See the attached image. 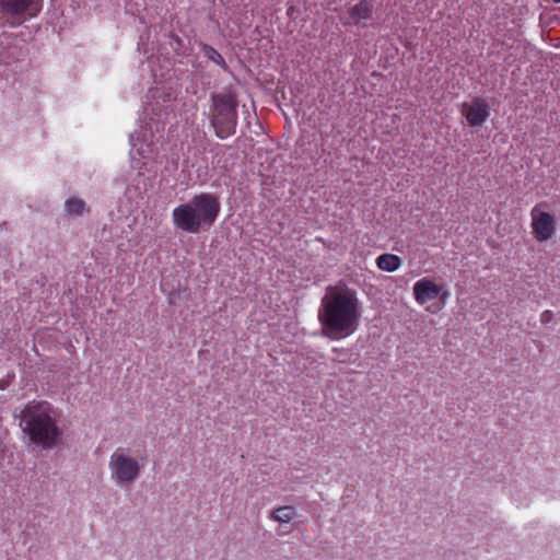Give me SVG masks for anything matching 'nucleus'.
Returning a JSON list of instances; mask_svg holds the SVG:
<instances>
[{
  "instance_id": "obj_11",
  "label": "nucleus",
  "mask_w": 560,
  "mask_h": 560,
  "mask_svg": "<svg viewBox=\"0 0 560 560\" xmlns=\"http://www.w3.org/2000/svg\"><path fill=\"white\" fill-rule=\"evenodd\" d=\"M296 515V511L293 506L284 505L281 508L276 509L272 512V520L280 522V523H289L291 522Z\"/></svg>"
},
{
  "instance_id": "obj_19",
  "label": "nucleus",
  "mask_w": 560,
  "mask_h": 560,
  "mask_svg": "<svg viewBox=\"0 0 560 560\" xmlns=\"http://www.w3.org/2000/svg\"><path fill=\"white\" fill-rule=\"evenodd\" d=\"M556 3H560V0H553Z\"/></svg>"
},
{
  "instance_id": "obj_10",
  "label": "nucleus",
  "mask_w": 560,
  "mask_h": 560,
  "mask_svg": "<svg viewBox=\"0 0 560 560\" xmlns=\"http://www.w3.org/2000/svg\"><path fill=\"white\" fill-rule=\"evenodd\" d=\"M371 14V8L366 0L360 1L350 10V18L359 23L361 20H366Z\"/></svg>"
},
{
  "instance_id": "obj_4",
  "label": "nucleus",
  "mask_w": 560,
  "mask_h": 560,
  "mask_svg": "<svg viewBox=\"0 0 560 560\" xmlns=\"http://www.w3.org/2000/svg\"><path fill=\"white\" fill-rule=\"evenodd\" d=\"M211 100V125L218 138L226 139L236 131L237 98L228 92L212 94Z\"/></svg>"
},
{
  "instance_id": "obj_6",
  "label": "nucleus",
  "mask_w": 560,
  "mask_h": 560,
  "mask_svg": "<svg viewBox=\"0 0 560 560\" xmlns=\"http://www.w3.org/2000/svg\"><path fill=\"white\" fill-rule=\"evenodd\" d=\"M42 10V0H0V18L16 27L35 18Z\"/></svg>"
},
{
  "instance_id": "obj_8",
  "label": "nucleus",
  "mask_w": 560,
  "mask_h": 560,
  "mask_svg": "<svg viewBox=\"0 0 560 560\" xmlns=\"http://www.w3.org/2000/svg\"><path fill=\"white\" fill-rule=\"evenodd\" d=\"M530 228L533 237L544 243L551 240L557 233V221L549 212V205L546 201L536 203L530 210Z\"/></svg>"
},
{
  "instance_id": "obj_13",
  "label": "nucleus",
  "mask_w": 560,
  "mask_h": 560,
  "mask_svg": "<svg viewBox=\"0 0 560 560\" xmlns=\"http://www.w3.org/2000/svg\"><path fill=\"white\" fill-rule=\"evenodd\" d=\"M203 50L209 59L218 65H224L223 57L211 46L205 45Z\"/></svg>"
},
{
  "instance_id": "obj_2",
  "label": "nucleus",
  "mask_w": 560,
  "mask_h": 560,
  "mask_svg": "<svg viewBox=\"0 0 560 560\" xmlns=\"http://www.w3.org/2000/svg\"><path fill=\"white\" fill-rule=\"evenodd\" d=\"M20 418V425L33 444L44 448L57 445L61 431L57 423V412L49 402H28L21 411Z\"/></svg>"
},
{
  "instance_id": "obj_9",
  "label": "nucleus",
  "mask_w": 560,
  "mask_h": 560,
  "mask_svg": "<svg viewBox=\"0 0 560 560\" xmlns=\"http://www.w3.org/2000/svg\"><path fill=\"white\" fill-rule=\"evenodd\" d=\"M462 114L465 116L467 122L472 126L482 125L490 115L489 106L482 98H475L470 104L463 105Z\"/></svg>"
},
{
  "instance_id": "obj_12",
  "label": "nucleus",
  "mask_w": 560,
  "mask_h": 560,
  "mask_svg": "<svg viewBox=\"0 0 560 560\" xmlns=\"http://www.w3.org/2000/svg\"><path fill=\"white\" fill-rule=\"evenodd\" d=\"M85 208L83 200L78 198H71L66 202V210L69 214H82Z\"/></svg>"
},
{
  "instance_id": "obj_14",
  "label": "nucleus",
  "mask_w": 560,
  "mask_h": 560,
  "mask_svg": "<svg viewBox=\"0 0 560 560\" xmlns=\"http://www.w3.org/2000/svg\"><path fill=\"white\" fill-rule=\"evenodd\" d=\"M401 265V259L397 255L387 254V272L397 270Z\"/></svg>"
},
{
  "instance_id": "obj_17",
  "label": "nucleus",
  "mask_w": 560,
  "mask_h": 560,
  "mask_svg": "<svg viewBox=\"0 0 560 560\" xmlns=\"http://www.w3.org/2000/svg\"><path fill=\"white\" fill-rule=\"evenodd\" d=\"M293 11H294L293 7H290V8L288 9V15H289V16H292V15H293Z\"/></svg>"
},
{
  "instance_id": "obj_16",
  "label": "nucleus",
  "mask_w": 560,
  "mask_h": 560,
  "mask_svg": "<svg viewBox=\"0 0 560 560\" xmlns=\"http://www.w3.org/2000/svg\"><path fill=\"white\" fill-rule=\"evenodd\" d=\"M376 265L381 270H385V253L376 258Z\"/></svg>"
},
{
  "instance_id": "obj_5",
  "label": "nucleus",
  "mask_w": 560,
  "mask_h": 560,
  "mask_svg": "<svg viewBox=\"0 0 560 560\" xmlns=\"http://www.w3.org/2000/svg\"><path fill=\"white\" fill-rule=\"evenodd\" d=\"M108 467L112 479L117 485L129 486L136 481L141 471V464L126 448H117L110 456Z\"/></svg>"
},
{
  "instance_id": "obj_1",
  "label": "nucleus",
  "mask_w": 560,
  "mask_h": 560,
  "mask_svg": "<svg viewBox=\"0 0 560 560\" xmlns=\"http://www.w3.org/2000/svg\"><path fill=\"white\" fill-rule=\"evenodd\" d=\"M360 316L357 294L348 289L329 288L318 308L323 334L331 340L352 335L358 329Z\"/></svg>"
},
{
  "instance_id": "obj_15",
  "label": "nucleus",
  "mask_w": 560,
  "mask_h": 560,
  "mask_svg": "<svg viewBox=\"0 0 560 560\" xmlns=\"http://www.w3.org/2000/svg\"><path fill=\"white\" fill-rule=\"evenodd\" d=\"M553 319V313L551 311H545L540 315V322L542 324H548Z\"/></svg>"
},
{
  "instance_id": "obj_18",
  "label": "nucleus",
  "mask_w": 560,
  "mask_h": 560,
  "mask_svg": "<svg viewBox=\"0 0 560 560\" xmlns=\"http://www.w3.org/2000/svg\"><path fill=\"white\" fill-rule=\"evenodd\" d=\"M0 389H4V384L2 381H0Z\"/></svg>"
},
{
  "instance_id": "obj_3",
  "label": "nucleus",
  "mask_w": 560,
  "mask_h": 560,
  "mask_svg": "<svg viewBox=\"0 0 560 560\" xmlns=\"http://www.w3.org/2000/svg\"><path fill=\"white\" fill-rule=\"evenodd\" d=\"M221 210L219 197L210 192L195 195L188 202L173 209L174 225L187 233H198L202 226L210 228Z\"/></svg>"
},
{
  "instance_id": "obj_7",
  "label": "nucleus",
  "mask_w": 560,
  "mask_h": 560,
  "mask_svg": "<svg viewBox=\"0 0 560 560\" xmlns=\"http://www.w3.org/2000/svg\"><path fill=\"white\" fill-rule=\"evenodd\" d=\"M412 292L415 301L419 305H425L435 300L439 301V306L436 308H434V305H430L425 308L430 313H436L440 311L451 295L450 291L443 284L434 282L433 279L429 277H423L415 282Z\"/></svg>"
}]
</instances>
